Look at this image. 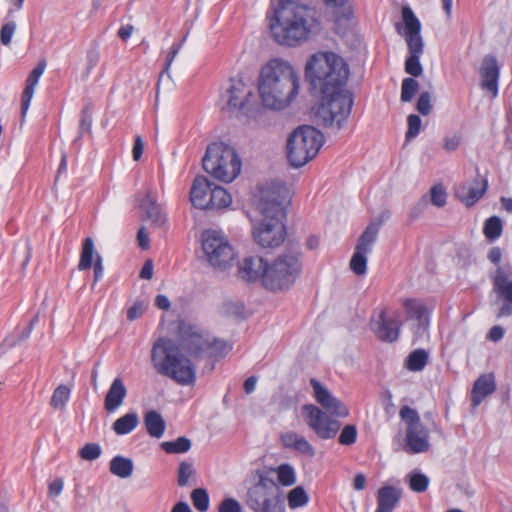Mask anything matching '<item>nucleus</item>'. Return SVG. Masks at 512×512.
Masks as SVG:
<instances>
[{"label": "nucleus", "instance_id": "obj_1", "mask_svg": "<svg viewBox=\"0 0 512 512\" xmlns=\"http://www.w3.org/2000/svg\"><path fill=\"white\" fill-rule=\"evenodd\" d=\"M305 76L312 89L321 94L315 120L325 128L340 130L353 106L352 94L343 89L349 77L348 65L334 52H319L307 61Z\"/></svg>", "mask_w": 512, "mask_h": 512}, {"label": "nucleus", "instance_id": "obj_2", "mask_svg": "<svg viewBox=\"0 0 512 512\" xmlns=\"http://www.w3.org/2000/svg\"><path fill=\"white\" fill-rule=\"evenodd\" d=\"M315 2H278L272 15L267 13L274 41L283 46L296 47L307 41L321 22V11Z\"/></svg>", "mask_w": 512, "mask_h": 512}, {"label": "nucleus", "instance_id": "obj_3", "mask_svg": "<svg viewBox=\"0 0 512 512\" xmlns=\"http://www.w3.org/2000/svg\"><path fill=\"white\" fill-rule=\"evenodd\" d=\"M300 78L294 67L281 58L269 60L258 77V92L264 107L283 110L299 93Z\"/></svg>", "mask_w": 512, "mask_h": 512}, {"label": "nucleus", "instance_id": "obj_4", "mask_svg": "<svg viewBox=\"0 0 512 512\" xmlns=\"http://www.w3.org/2000/svg\"><path fill=\"white\" fill-rule=\"evenodd\" d=\"M285 196L280 188H264L260 191L257 209L263 219L253 227V238L262 248L280 246L287 235L284 206Z\"/></svg>", "mask_w": 512, "mask_h": 512}, {"label": "nucleus", "instance_id": "obj_5", "mask_svg": "<svg viewBox=\"0 0 512 512\" xmlns=\"http://www.w3.org/2000/svg\"><path fill=\"white\" fill-rule=\"evenodd\" d=\"M151 363L156 372L179 385L189 386L196 381L192 361L184 356L179 346L168 337L158 338L151 349Z\"/></svg>", "mask_w": 512, "mask_h": 512}, {"label": "nucleus", "instance_id": "obj_6", "mask_svg": "<svg viewBox=\"0 0 512 512\" xmlns=\"http://www.w3.org/2000/svg\"><path fill=\"white\" fill-rule=\"evenodd\" d=\"M299 244H290L271 263L264 273L263 287L272 292L288 290L295 283L302 270Z\"/></svg>", "mask_w": 512, "mask_h": 512}, {"label": "nucleus", "instance_id": "obj_7", "mask_svg": "<svg viewBox=\"0 0 512 512\" xmlns=\"http://www.w3.org/2000/svg\"><path fill=\"white\" fill-rule=\"evenodd\" d=\"M403 25H395L398 34L406 41L408 55L405 59V72L413 78L423 73L420 59L424 53V42L421 36L422 25L410 6H403L401 10Z\"/></svg>", "mask_w": 512, "mask_h": 512}, {"label": "nucleus", "instance_id": "obj_8", "mask_svg": "<svg viewBox=\"0 0 512 512\" xmlns=\"http://www.w3.org/2000/svg\"><path fill=\"white\" fill-rule=\"evenodd\" d=\"M202 165L216 179L230 183L240 174L242 162L233 147L223 142H213L206 149Z\"/></svg>", "mask_w": 512, "mask_h": 512}, {"label": "nucleus", "instance_id": "obj_9", "mask_svg": "<svg viewBox=\"0 0 512 512\" xmlns=\"http://www.w3.org/2000/svg\"><path fill=\"white\" fill-rule=\"evenodd\" d=\"M324 143V135L313 126L295 129L287 140V158L291 166L299 168L313 159Z\"/></svg>", "mask_w": 512, "mask_h": 512}, {"label": "nucleus", "instance_id": "obj_10", "mask_svg": "<svg viewBox=\"0 0 512 512\" xmlns=\"http://www.w3.org/2000/svg\"><path fill=\"white\" fill-rule=\"evenodd\" d=\"M258 481L247 490L246 504L253 512H284L281 491L265 472L257 470Z\"/></svg>", "mask_w": 512, "mask_h": 512}, {"label": "nucleus", "instance_id": "obj_11", "mask_svg": "<svg viewBox=\"0 0 512 512\" xmlns=\"http://www.w3.org/2000/svg\"><path fill=\"white\" fill-rule=\"evenodd\" d=\"M202 250L207 262L214 268L225 270L236 258L234 248L220 232L207 229L201 235Z\"/></svg>", "mask_w": 512, "mask_h": 512}, {"label": "nucleus", "instance_id": "obj_12", "mask_svg": "<svg viewBox=\"0 0 512 512\" xmlns=\"http://www.w3.org/2000/svg\"><path fill=\"white\" fill-rule=\"evenodd\" d=\"M399 416L406 424V447L409 454L427 452L430 448L429 430L421 422L419 413L410 406L400 408Z\"/></svg>", "mask_w": 512, "mask_h": 512}, {"label": "nucleus", "instance_id": "obj_13", "mask_svg": "<svg viewBox=\"0 0 512 512\" xmlns=\"http://www.w3.org/2000/svg\"><path fill=\"white\" fill-rule=\"evenodd\" d=\"M383 219L384 214L378 221L370 222L357 240L354 253L350 260V269L358 276L365 275L367 272V255L372 252Z\"/></svg>", "mask_w": 512, "mask_h": 512}, {"label": "nucleus", "instance_id": "obj_14", "mask_svg": "<svg viewBox=\"0 0 512 512\" xmlns=\"http://www.w3.org/2000/svg\"><path fill=\"white\" fill-rule=\"evenodd\" d=\"M303 415L307 425L321 439H331L336 436L340 423L331 419L325 412L314 404L303 406Z\"/></svg>", "mask_w": 512, "mask_h": 512}, {"label": "nucleus", "instance_id": "obj_15", "mask_svg": "<svg viewBox=\"0 0 512 512\" xmlns=\"http://www.w3.org/2000/svg\"><path fill=\"white\" fill-rule=\"evenodd\" d=\"M226 108L229 112L246 114L254 97L253 89L242 79H231L226 89Z\"/></svg>", "mask_w": 512, "mask_h": 512}, {"label": "nucleus", "instance_id": "obj_16", "mask_svg": "<svg viewBox=\"0 0 512 512\" xmlns=\"http://www.w3.org/2000/svg\"><path fill=\"white\" fill-rule=\"evenodd\" d=\"M387 308L379 307L373 311L370 320L371 331L383 342L392 343L399 338L400 322L387 317Z\"/></svg>", "mask_w": 512, "mask_h": 512}, {"label": "nucleus", "instance_id": "obj_17", "mask_svg": "<svg viewBox=\"0 0 512 512\" xmlns=\"http://www.w3.org/2000/svg\"><path fill=\"white\" fill-rule=\"evenodd\" d=\"M511 271L499 266L492 276L493 290L503 300L498 317L512 316V279Z\"/></svg>", "mask_w": 512, "mask_h": 512}, {"label": "nucleus", "instance_id": "obj_18", "mask_svg": "<svg viewBox=\"0 0 512 512\" xmlns=\"http://www.w3.org/2000/svg\"><path fill=\"white\" fill-rule=\"evenodd\" d=\"M310 384L314 390V397L327 412L337 417L345 418L349 415V409L338 398L323 386L317 379L311 378Z\"/></svg>", "mask_w": 512, "mask_h": 512}, {"label": "nucleus", "instance_id": "obj_19", "mask_svg": "<svg viewBox=\"0 0 512 512\" xmlns=\"http://www.w3.org/2000/svg\"><path fill=\"white\" fill-rule=\"evenodd\" d=\"M92 266L94 270V279L92 286H94L98 281H100L103 278L104 267L101 255L95 253L93 239L87 237L82 242V249L80 254V260L78 263V269L80 271H84L92 268Z\"/></svg>", "mask_w": 512, "mask_h": 512}, {"label": "nucleus", "instance_id": "obj_20", "mask_svg": "<svg viewBox=\"0 0 512 512\" xmlns=\"http://www.w3.org/2000/svg\"><path fill=\"white\" fill-rule=\"evenodd\" d=\"M488 189V180L481 179L479 175L471 182H463L456 186L455 196L467 207H472L486 193Z\"/></svg>", "mask_w": 512, "mask_h": 512}, {"label": "nucleus", "instance_id": "obj_21", "mask_svg": "<svg viewBox=\"0 0 512 512\" xmlns=\"http://www.w3.org/2000/svg\"><path fill=\"white\" fill-rule=\"evenodd\" d=\"M268 261L262 256L252 255L245 257L238 266V276L248 283L260 282L264 284Z\"/></svg>", "mask_w": 512, "mask_h": 512}, {"label": "nucleus", "instance_id": "obj_22", "mask_svg": "<svg viewBox=\"0 0 512 512\" xmlns=\"http://www.w3.org/2000/svg\"><path fill=\"white\" fill-rule=\"evenodd\" d=\"M325 13L334 22L337 34H344L349 26L354 10L351 2H323Z\"/></svg>", "mask_w": 512, "mask_h": 512}, {"label": "nucleus", "instance_id": "obj_23", "mask_svg": "<svg viewBox=\"0 0 512 512\" xmlns=\"http://www.w3.org/2000/svg\"><path fill=\"white\" fill-rule=\"evenodd\" d=\"M497 389L495 376L493 373L481 374L473 383L470 394L471 406L476 409L482 401Z\"/></svg>", "mask_w": 512, "mask_h": 512}, {"label": "nucleus", "instance_id": "obj_24", "mask_svg": "<svg viewBox=\"0 0 512 512\" xmlns=\"http://www.w3.org/2000/svg\"><path fill=\"white\" fill-rule=\"evenodd\" d=\"M47 62L45 59L40 60L37 65L32 69L25 81V87L21 95V114L25 117L30 107L31 100L33 98L35 88L45 72Z\"/></svg>", "mask_w": 512, "mask_h": 512}, {"label": "nucleus", "instance_id": "obj_25", "mask_svg": "<svg viewBox=\"0 0 512 512\" xmlns=\"http://www.w3.org/2000/svg\"><path fill=\"white\" fill-rule=\"evenodd\" d=\"M480 75L482 78V88L491 92L493 96L496 97L498 94L500 69L494 56L487 55L484 57L480 69Z\"/></svg>", "mask_w": 512, "mask_h": 512}, {"label": "nucleus", "instance_id": "obj_26", "mask_svg": "<svg viewBox=\"0 0 512 512\" xmlns=\"http://www.w3.org/2000/svg\"><path fill=\"white\" fill-rule=\"evenodd\" d=\"M375 512H394L402 498V490L393 485H383L377 491Z\"/></svg>", "mask_w": 512, "mask_h": 512}, {"label": "nucleus", "instance_id": "obj_27", "mask_svg": "<svg viewBox=\"0 0 512 512\" xmlns=\"http://www.w3.org/2000/svg\"><path fill=\"white\" fill-rule=\"evenodd\" d=\"M213 183L210 182L205 176H197L190 190V201L195 208L207 210Z\"/></svg>", "mask_w": 512, "mask_h": 512}, {"label": "nucleus", "instance_id": "obj_28", "mask_svg": "<svg viewBox=\"0 0 512 512\" xmlns=\"http://www.w3.org/2000/svg\"><path fill=\"white\" fill-rule=\"evenodd\" d=\"M139 206L144 212V220L150 221L156 227H162L166 224L167 215L151 193L145 195Z\"/></svg>", "mask_w": 512, "mask_h": 512}, {"label": "nucleus", "instance_id": "obj_29", "mask_svg": "<svg viewBox=\"0 0 512 512\" xmlns=\"http://www.w3.org/2000/svg\"><path fill=\"white\" fill-rule=\"evenodd\" d=\"M408 320L418 322L420 329L426 330L429 325V310L426 305L419 299L407 298L402 303Z\"/></svg>", "mask_w": 512, "mask_h": 512}, {"label": "nucleus", "instance_id": "obj_30", "mask_svg": "<svg viewBox=\"0 0 512 512\" xmlns=\"http://www.w3.org/2000/svg\"><path fill=\"white\" fill-rule=\"evenodd\" d=\"M280 441L284 448L294 450L300 454L313 457L315 449L310 442L302 435L289 431L280 435Z\"/></svg>", "mask_w": 512, "mask_h": 512}, {"label": "nucleus", "instance_id": "obj_31", "mask_svg": "<svg viewBox=\"0 0 512 512\" xmlns=\"http://www.w3.org/2000/svg\"><path fill=\"white\" fill-rule=\"evenodd\" d=\"M127 395V389L121 377H116L105 396L104 407L108 412L116 411L124 402Z\"/></svg>", "mask_w": 512, "mask_h": 512}, {"label": "nucleus", "instance_id": "obj_32", "mask_svg": "<svg viewBox=\"0 0 512 512\" xmlns=\"http://www.w3.org/2000/svg\"><path fill=\"white\" fill-rule=\"evenodd\" d=\"M208 339L197 332H191L183 338V344L187 353L194 358L205 355Z\"/></svg>", "mask_w": 512, "mask_h": 512}, {"label": "nucleus", "instance_id": "obj_33", "mask_svg": "<svg viewBox=\"0 0 512 512\" xmlns=\"http://www.w3.org/2000/svg\"><path fill=\"white\" fill-rule=\"evenodd\" d=\"M144 425L147 433L153 438H161L164 435L166 423L161 414L156 410H149L144 416Z\"/></svg>", "mask_w": 512, "mask_h": 512}, {"label": "nucleus", "instance_id": "obj_34", "mask_svg": "<svg viewBox=\"0 0 512 512\" xmlns=\"http://www.w3.org/2000/svg\"><path fill=\"white\" fill-rule=\"evenodd\" d=\"M139 424V417L135 411H131L116 419L112 424V429L117 435H127L131 433Z\"/></svg>", "mask_w": 512, "mask_h": 512}, {"label": "nucleus", "instance_id": "obj_35", "mask_svg": "<svg viewBox=\"0 0 512 512\" xmlns=\"http://www.w3.org/2000/svg\"><path fill=\"white\" fill-rule=\"evenodd\" d=\"M231 201V196L227 190L213 183L209 199L207 200V209L214 210L225 208L231 204Z\"/></svg>", "mask_w": 512, "mask_h": 512}, {"label": "nucleus", "instance_id": "obj_36", "mask_svg": "<svg viewBox=\"0 0 512 512\" xmlns=\"http://www.w3.org/2000/svg\"><path fill=\"white\" fill-rule=\"evenodd\" d=\"M428 361L429 353L423 348H418L409 353L404 366L411 372H420L426 367Z\"/></svg>", "mask_w": 512, "mask_h": 512}, {"label": "nucleus", "instance_id": "obj_37", "mask_svg": "<svg viewBox=\"0 0 512 512\" xmlns=\"http://www.w3.org/2000/svg\"><path fill=\"white\" fill-rule=\"evenodd\" d=\"M133 461L130 458L117 455L110 461V472L120 478H128L133 473Z\"/></svg>", "mask_w": 512, "mask_h": 512}, {"label": "nucleus", "instance_id": "obj_38", "mask_svg": "<svg viewBox=\"0 0 512 512\" xmlns=\"http://www.w3.org/2000/svg\"><path fill=\"white\" fill-rule=\"evenodd\" d=\"M232 349V346L225 341L217 340L207 342V351L204 356L215 362L225 357Z\"/></svg>", "mask_w": 512, "mask_h": 512}, {"label": "nucleus", "instance_id": "obj_39", "mask_svg": "<svg viewBox=\"0 0 512 512\" xmlns=\"http://www.w3.org/2000/svg\"><path fill=\"white\" fill-rule=\"evenodd\" d=\"M191 445V440L189 438L181 436L174 441L162 442L161 448L168 454H181L188 452Z\"/></svg>", "mask_w": 512, "mask_h": 512}, {"label": "nucleus", "instance_id": "obj_40", "mask_svg": "<svg viewBox=\"0 0 512 512\" xmlns=\"http://www.w3.org/2000/svg\"><path fill=\"white\" fill-rule=\"evenodd\" d=\"M503 231V223L502 220L498 216H491L484 223L483 233L485 237L494 241L498 239Z\"/></svg>", "mask_w": 512, "mask_h": 512}, {"label": "nucleus", "instance_id": "obj_41", "mask_svg": "<svg viewBox=\"0 0 512 512\" xmlns=\"http://www.w3.org/2000/svg\"><path fill=\"white\" fill-rule=\"evenodd\" d=\"M193 506L199 512H206L209 509L210 497L205 488H196L191 492Z\"/></svg>", "mask_w": 512, "mask_h": 512}, {"label": "nucleus", "instance_id": "obj_42", "mask_svg": "<svg viewBox=\"0 0 512 512\" xmlns=\"http://www.w3.org/2000/svg\"><path fill=\"white\" fill-rule=\"evenodd\" d=\"M419 90V82L413 77H406L402 80L401 96L402 102H410Z\"/></svg>", "mask_w": 512, "mask_h": 512}, {"label": "nucleus", "instance_id": "obj_43", "mask_svg": "<svg viewBox=\"0 0 512 512\" xmlns=\"http://www.w3.org/2000/svg\"><path fill=\"white\" fill-rule=\"evenodd\" d=\"M308 501V494L302 486H297L288 493V505L291 509L303 507Z\"/></svg>", "mask_w": 512, "mask_h": 512}, {"label": "nucleus", "instance_id": "obj_44", "mask_svg": "<svg viewBox=\"0 0 512 512\" xmlns=\"http://www.w3.org/2000/svg\"><path fill=\"white\" fill-rule=\"evenodd\" d=\"M278 482L285 487L292 486L296 482L294 468L290 464H281L277 468Z\"/></svg>", "mask_w": 512, "mask_h": 512}, {"label": "nucleus", "instance_id": "obj_45", "mask_svg": "<svg viewBox=\"0 0 512 512\" xmlns=\"http://www.w3.org/2000/svg\"><path fill=\"white\" fill-rule=\"evenodd\" d=\"M70 389L66 385H59L53 392L50 404L53 408H63L70 398Z\"/></svg>", "mask_w": 512, "mask_h": 512}, {"label": "nucleus", "instance_id": "obj_46", "mask_svg": "<svg viewBox=\"0 0 512 512\" xmlns=\"http://www.w3.org/2000/svg\"><path fill=\"white\" fill-rule=\"evenodd\" d=\"M187 36H184L181 41L173 43L170 47V50L166 56L164 67L161 71L160 78L166 74L168 77H170V69L172 66L173 61L175 60L177 54L181 50L184 42L186 41Z\"/></svg>", "mask_w": 512, "mask_h": 512}, {"label": "nucleus", "instance_id": "obj_47", "mask_svg": "<svg viewBox=\"0 0 512 512\" xmlns=\"http://www.w3.org/2000/svg\"><path fill=\"white\" fill-rule=\"evenodd\" d=\"M196 474L193 464L187 461H182L178 467L177 484L180 487L188 485L189 479Z\"/></svg>", "mask_w": 512, "mask_h": 512}, {"label": "nucleus", "instance_id": "obj_48", "mask_svg": "<svg viewBox=\"0 0 512 512\" xmlns=\"http://www.w3.org/2000/svg\"><path fill=\"white\" fill-rule=\"evenodd\" d=\"M430 202L436 207H443L447 202V192L443 184L438 183L430 189Z\"/></svg>", "mask_w": 512, "mask_h": 512}, {"label": "nucleus", "instance_id": "obj_49", "mask_svg": "<svg viewBox=\"0 0 512 512\" xmlns=\"http://www.w3.org/2000/svg\"><path fill=\"white\" fill-rule=\"evenodd\" d=\"M429 486V478L423 473H412L410 475L409 487L417 493L425 492Z\"/></svg>", "mask_w": 512, "mask_h": 512}, {"label": "nucleus", "instance_id": "obj_50", "mask_svg": "<svg viewBox=\"0 0 512 512\" xmlns=\"http://www.w3.org/2000/svg\"><path fill=\"white\" fill-rule=\"evenodd\" d=\"M408 129L405 134L406 141L416 138L421 130L422 120L419 115L410 114L407 117Z\"/></svg>", "mask_w": 512, "mask_h": 512}, {"label": "nucleus", "instance_id": "obj_51", "mask_svg": "<svg viewBox=\"0 0 512 512\" xmlns=\"http://www.w3.org/2000/svg\"><path fill=\"white\" fill-rule=\"evenodd\" d=\"M101 447L97 443H87L79 451V455L82 459L87 461H93L100 457Z\"/></svg>", "mask_w": 512, "mask_h": 512}, {"label": "nucleus", "instance_id": "obj_52", "mask_svg": "<svg viewBox=\"0 0 512 512\" xmlns=\"http://www.w3.org/2000/svg\"><path fill=\"white\" fill-rule=\"evenodd\" d=\"M357 435L358 433L356 426L349 424L344 426V428L342 429L338 441L341 445L349 446L356 442Z\"/></svg>", "mask_w": 512, "mask_h": 512}, {"label": "nucleus", "instance_id": "obj_53", "mask_svg": "<svg viewBox=\"0 0 512 512\" xmlns=\"http://www.w3.org/2000/svg\"><path fill=\"white\" fill-rule=\"evenodd\" d=\"M416 109L423 116H427L431 113L433 106L431 103V94L428 91L420 93L417 99Z\"/></svg>", "mask_w": 512, "mask_h": 512}, {"label": "nucleus", "instance_id": "obj_54", "mask_svg": "<svg viewBox=\"0 0 512 512\" xmlns=\"http://www.w3.org/2000/svg\"><path fill=\"white\" fill-rule=\"evenodd\" d=\"M92 115L88 108H84L81 111L80 125H79V137H83L85 134H91L92 131Z\"/></svg>", "mask_w": 512, "mask_h": 512}, {"label": "nucleus", "instance_id": "obj_55", "mask_svg": "<svg viewBox=\"0 0 512 512\" xmlns=\"http://www.w3.org/2000/svg\"><path fill=\"white\" fill-rule=\"evenodd\" d=\"M16 30V24L14 21L5 23L0 30V42L7 46L11 43L12 37Z\"/></svg>", "mask_w": 512, "mask_h": 512}, {"label": "nucleus", "instance_id": "obj_56", "mask_svg": "<svg viewBox=\"0 0 512 512\" xmlns=\"http://www.w3.org/2000/svg\"><path fill=\"white\" fill-rule=\"evenodd\" d=\"M428 197L427 195H423L415 205H413L409 211V220L415 221L420 217V215L425 211L428 206Z\"/></svg>", "mask_w": 512, "mask_h": 512}, {"label": "nucleus", "instance_id": "obj_57", "mask_svg": "<svg viewBox=\"0 0 512 512\" xmlns=\"http://www.w3.org/2000/svg\"><path fill=\"white\" fill-rule=\"evenodd\" d=\"M225 312L236 318H245V307L239 302H227L224 304Z\"/></svg>", "mask_w": 512, "mask_h": 512}, {"label": "nucleus", "instance_id": "obj_58", "mask_svg": "<svg viewBox=\"0 0 512 512\" xmlns=\"http://www.w3.org/2000/svg\"><path fill=\"white\" fill-rule=\"evenodd\" d=\"M218 512H242V507L236 499L225 498L221 501Z\"/></svg>", "mask_w": 512, "mask_h": 512}, {"label": "nucleus", "instance_id": "obj_59", "mask_svg": "<svg viewBox=\"0 0 512 512\" xmlns=\"http://www.w3.org/2000/svg\"><path fill=\"white\" fill-rule=\"evenodd\" d=\"M145 304L142 301H135L134 304L127 310V319L134 321L141 317L145 311Z\"/></svg>", "mask_w": 512, "mask_h": 512}, {"label": "nucleus", "instance_id": "obj_60", "mask_svg": "<svg viewBox=\"0 0 512 512\" xmlns=\"http://www.w3.org/2000/svg\"><path fill=\"white\" fill-rule=\"evenodd\" d=\"M86 59H87V68L89 71H91L92 69H94L96 67V65L98 64L99 59H100V53H99V49L97 46H94L87 51Z\"/></svg>", "mask_w": 512, "mask_h": 512}, {"label": "nucleus", "instance_id": "obj_61", "mask_svg": "<svg viewBox=\"0 0 512 512\" xmlns=\"http://www.w3.org/2000/svg\"><path fill=\"white\" fill-rule=\"evenodd\" d=\"M460 143H461L460 136L453 135V136L444 138L443 147L447 152H453L458 149Z\"/></svg>", "mask_w": 512, "mask_h": 512}, {"label": "nucleus", "instance_id": "obj_62", "mask_svg": "<svg viewBox=\"0 0 512 512\" xmlns=\"http://www.w3.org/2000/svg\"><path fill=\"white\" fill-rule=\"evenodd\" d=\"M153 269V261L151 259H147L140 270L139 277L141 279L150 280L153 277Z\"/></svg>", "mask_w": 512, "mask_h": 512}, {"label": "nucleus", "instance_id": "obj_63", "mask_svg": "<svg viewBox=\"0 0 512 512\" xmlns=\"http://www.w3.org/2000/svg\"><path fill=\"white\" fill-rule=\"evenodd\" d=\"M143 151H144V143H143L141 136L138 135L135 138L133 149H132L133 159L135 161L140 160V158L143 154Z\"/></svg>", "mask_w": 512, "mask_h": 512}, {"label": "nucleus", "instance_id": "obj_64", "mask_svg": "<svg viewBox=\"0 0 512 512\" xmlns=\"http://www.w3.org/2000/svg\"><path fill=\"white\" fill-rule=\"evenodd\" d=\"M504 334H505V331H504L503 327L496 325V326H493L489 330L487 338L490 341L497 342L504 337Z\"/></svg>", "mask_w": 512, "mask_h": 512}]
</instances>
